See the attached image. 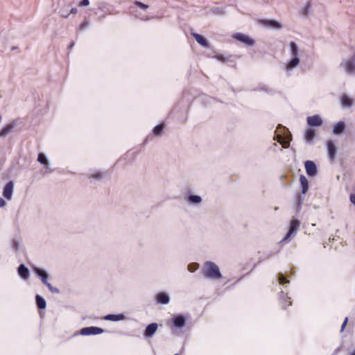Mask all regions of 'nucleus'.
Here are the masks:
<instances>
[{
    "instance_id": "obj_27",
    "label": "nucleus",
    "mask_w": 355,
    "mask_h": 355,
    "mask_svg": "<svg viewBox=\"0 0 355 355\" xmlns=\"http://www.w3.org/2000/svg\"><path fill=\"white\" fill-rule=\"evenodd\" d=\"M10 245L14 251H17L20 246L19 241L17 239H13L11 241Z\"/></svg>"
},
{
    "instance_id": "obj_40",
    "label": "nucleus",
    "mask_w": 355,
    "mask_h": 355,
    "mask_svg": "<svg viewBox=\"0 0 355 355\" xmlns=\"http://www.w3.org/2000/svg\"><path fill=\"white\" fill-rule=\"evenodd\" d=\"M61 16L64 18H67L69 16V13L65 12L64 10H60Z\"/></svg>"
},
{
    "instance_id": "obj_48",
    "label": "nucleus",
    "mask_w": 355,
    "mask_h": 355,
    "mask_svg": "<svg viewBox=\"0 0 355 355\" xmlns=\"http://www.w3.org/2000/svg\"><path fill=\"white\" fill-rule=\"evenodd\" d=\"M292 304V302L291 301H289V304L288 305H291Z\"/></svg>"
},
{
    "instance_id": "obj_1",
    "label": "nucleus",
    "mask_w": 355,
    "mask_h": 355,
    "mask_svg": "<svg viewBox=\"0 0 355 355\" xmlns=\"http://www.w3.org/2000/svg\"><path fill=\"white\" fill-rule=\"evenodd\" d=\"M290 49L291 58L285 66V70L288 76L290 75V71L300 64V49L295 42H291L290 43Z\"/></svg>"
},
{
    "instance_id": "obj_7",
    "label": "nucleus",
    "mask_w": 355,
    "mask_h": 355,
    "mask_svg": "<svg viewBox=\"0 0 355 355\" xmlns=\"http://www.w3.org/2000/svg\"><path fill=\"white\" fill-rule=\"evenodd\" d=\"M306 174L310 177L316 175L318 173L317 166L313 161H306L304 163Z\"/></svg>"
},
{
    "instance_id": "obj_19",
    "label": "nucleus",
    "mask_w": 355,
    "mask_h": 355,
    "mask_svg": "<svg viewBox=\"0 0 355 355\" xmlns=\"http://www.w3.org/2000/svg\"><path fill=\"white\" fill-rule=\"evenodd\" d=\"M192 35L199 44H200L201 46H202L205 48H208L209 43L205 37H203L202 35H199L198 33H192Z\"/></svg>"
},
{
    "instance_id": "obj_5",
    "label": "nucleus",
    "mask_w": 355,
    "mask_h": 355,
    "mask_svg": "<svg viewBox=\"0 0 355 355\" xmlns=\"http://www.w3.org/2000/svg\"><path fill=\"white\" fill-rule=\"evenodd\" d=\"M232 37L234 39L244 44L247 46H252L255 43L253 39L243 33H237L234 34Z\"/></svg>"
},
{
    "instance_id": "obj_39",
    "label": "nucleus",
    "mask_w": 355,
    "mask_h": 355,
    "mask_svg": "<svg viewBox=\"0 0 355 355\" xmlns=\"http://www.w3.org/2000/svg\"><path fill=\"white\" fill-rule=\"evenodd\" d=\"M309 7H310V3H308L307 5L304 7V10H303V14L304 15H306L308 14Z\"/></svg>"
},
{
    "instance_id": "obj_14",
    "label": "nucleus",
    "mask_w": 355,
    "mask_h": 355,
    "mask_svg": "<svg viewBox=\"0 0 355 355\" xmlns=\"http://www.w3.org/2000/svg\"><path fill=\"white\" fill-rule=\"evenodd\" d=\"M158 325L157 323H151L148 324L144 331V336L146 338H151L157 331Z\"/></svg>"
},
{
    "instance_id": "obj_47",
    "label": "nucleus",
    "mask_w": 355,
    "mask_h": 355,
    "mask_svg": "<svg viewBox=\"0 0 355 355\" xmlns=\"http://www.w3.org/2000/svg\"><path fill=\"white\" fill-rule=\"evenodd\" d=\"M349 355H355V349L350 352Z\"/></svg>"
},
{
    "instance_id": "obj_10",
    "label": "nucleus",
    "mask_w": 355,
    "mask_h": 355,
    "mask_svg": "<svg viewBox=\"0 0 355 355\" xmlns=\"http://www.w3.org/2000/svg\"><path fill=\"white\" fill-rule=\"evenodd\" d=\"M327 148L329 159L331 161L334 160L337 153V148L335 146L334 141L331 140L327 141Z\"/></svg>"
},
{
    "instance_id": "obj_4",
    "label": "nucleus",
    "mask_w": 355,
    "mask_h": 355,
    "mask_svg": "<svg viewBox=\"0 0 355 355\" xmlns=\"http://www.w3.org/2000/svg\"><path fill=\"white\" fill-rule=\"evenodd\" d=\"M300 225V220L297 219H293L290 223L289 230L286 236L281 240V243L286 241L291 236L295 235L299 230Z\"/></svg>"
},
{
    "instance_id": "obj_18",
    "label": "nucleus",
    "mask_w": 355,
    "mask_h": 355,
    "mask_svg": "<svg viewBox=\"0 0 355 355\" xmlns=\"http://www.w3.org/2000/svg\"><path fill=\"white\" fill-rule=\"evenodd\" d=\"M156 300L157 303L166 304L169 302L170 298L166 293L161 292L157 295Z\"/></svg>"
},
{
    "instance_id": "obj_23",
    "label": "nucleus",
    "mask_w": 355,
    "mask_h": 355,
    "mask_svg": "<svg viewBox=\"0 0 355 355\" xmlns=\"http://www.w3.org/2000/svg\"><path fill=\"white\" fill-rule=\"evenodd\" d=\"M342 105L345 107H350L352 106L354 101L352 98H349L346 95H343L341 97Z\"/></svg>"
},
{
    "instance_id": "obj_28",
    "label": "nucleus",
    "mask_w": 355,
    "mask_h": 355,
    "mask_svg": "<svg viewBox=\"0 0 355 355\" xmlns=\"http://www.w3.org/2000/svg\"><path fill=\"white\" fill-rule=\"evenodd\" d=\"M104 177V173L101 171H95L94 173H92L90 175V178H92L95 180H101Z\"/></svg>"
},
{
    "instance_id": "obj_49",
    "label": "nucleus",
    "mask_w": 355,
    "mask_h": 355,
    "mask_svg": "<svg viewBox=\"0 0 355 355\" xmlns=\"http://www.w3.org/2000/svg\"><path fill=\"white\" fill-rule=\"evenodd\" d=\"M174 355H179V354H174Z\"/></svg>"
},
{
    "instance_id": "obj_29",
    "label": "nucleus",
    "mask_w": 355,
    "mask_h": 355,
    "mask_svg": "<svg viewBox=\"0 0 355 355\" xmlns=\"http://www.w3.org/2000/svg\"><path fill=\"white\" fill-rule=\"evenodd\" d=\"M37 161L42 164H48V160L46 157L42 153H40L37 157Z\"/></svg>"
},
{
    "instance_id": "obj_12",
    "label": "nucleus",
    "mask_w": 355,
    "mask_h": 355,
    "mask_svg": "<svg viewBox=\"0 0 355 355\" xmlns=\"http://www.w3.org/2000/svg\"><path fill=\"white\" fill-rule=\"evenodd\" d=\"M306 121L309 125L310 126H320L322 124V118L318 115H313L311 116H308L306 118Z\"/></svg>"
},
{
    "instance_id": "obj_16",
    "label": "nucleus",
    "mask_w": 355,
    "mask_h": 355,
    "mask_svg": "<svg viewBox=\"0 0 355 355\" xmlns=\"http://www.w3.org/2000/svg\"><path fill=\"white\" fill-rule=\"evenodd\" d=\"M345 130V124L343 121H339L334 125L333 128V133L336 135H340L344 132Z\"/></svg>"
},
{
    "instance_id": "obj_24",
    "label": "nucleus",
    "mask_w": 355,
    "mask_h": 355,
    "mask_svg": "<svg viewBox=\"0 0 355 355\" xmlns=\"http://www.w3.org/2000/svg\"><path fill=\"white\" fill-rule=\"evenodd\" d=\"M315 137V131L311 128H308L305 132V139L307 143H311Z\"/></svg>"
},
{
    "instance_id": "obj_15",
    "label": "nucleus",
    "mask_w": 355,
    "mask_h": 355,
    "mask_svg": "<svg viewBox=\"0 0 355 355\" xmlns=\"http://www.w3.org/2000/svg\"><path fill=\"white\" fill-rule=\"evenodd\" d=\"M17 272L23 279L26 280L29 278V270L24 264H20L19 266L17 268Z\"/></svg>"
},
{
    "instance_id": "obj_37",
    "label": "nucleus",
    "mask_w": 355,
    "mask_h": 355,
    "mask_svg": "<svg viewBox=\"0 0 355 355\" xmlns=\"http://www.w3.org/2000/svg\"><path fill=\"white\" fill-rule=\"evenodd\" d=\"M347 322H348V318H345L343 322V324L341 326V329H340V331H343L345 329V327H346L347 324Z\"/></svg>"
},
{
    "instance_id": "obj_3",
    "label": "nucleus",
    "mask_w": 355,
    "mask_h": 355,
    "mask_svg": "<svg viewBox=\"0 0 355 355\" xmlns=\"http://www.w3.org/2000/svg\"><path fill=\"white\" fill-rule=\"evenodd\" d=\"M339 69L349 76L355 75V55L344 58L339 64Z\"/></svg>"
},
{
    "instance_id": "obj_32",
    "label": "nucleus",
    "mask_w": 355,
    "mask_h": 355,
    "mask_svg": "<svg viewBox=\"0 0 355 355\" xmlns=\"http://www.w3.org/2000/svg\"><path fill=\"white\" fill-rule=\"evenodd\" d=\"M46 286L53 293L58 294L60 293L59 289L58 288L53 286L50 283H49L47 285H46Z\"/></svg>"
},
{
    "instance_id": "obj_44",
    "label": "nucleus",
    "mask_w": 355,
    "mask_h": 355,
    "mask_svg": "<svg viewBox=\"0 0 355 355\" xmlns=\"http://www.w3.org/2000/svg\"><path fill=\"white\" fill-rule=\"evenodd\" d=\"M6 205V201L0 197V207H3Z\"/></svg>"
},
{
    "instance_id": "obj_8",
    "label": "nucleus",
    "mask_w": 355,
    "mask_h": 355,
    "mask_svg": "<svg viewBox=\"0 0 355 355\" xmlns=\"http://www.w3.org/2000/svg\"><path fill=\"white\" fill-rule=\"evenodd\" d=\"M172 322L175 328L181 329L185 326L186 318L182 314H178L173 317Z\"/></svg>"
},
{
    "instance_id": "obj_41",
    "label": "nucleus",
    "mask_w": 355,
    "mask_h": 355,
    "mask_svg": "<svg viewBox=\"0 0 355 355\" xmlns=\"http://www.w3.org/2000/svg\"><path fill=\"white\" fill-rule=\"evenodd\" d=\"M217 59L221 62H225L226 59L222 55H218L216 56Z\"/></svg>"
},
{
    "instance_id": "obj_42",
    "label": "nucleus",
    "mask_w": 355,
    "mask_h": 355,
    "mask_svg": "<svg viewBox=\"0 0 355 355\" xmlns=\"http://www.w3.org/2000/svg\"><path fill=\"white\" fill-rule=\"evenodd\" d=\"M350 201L352 204H354L355 205V195L354 194L350 195Z\"/></svg>"
},
{
    "instance_id": "obj_22",
    "label": "nucleus",
    "mask_w": 355,
    "mask_h": 355,
    "mask_svg": "<svg viewBox=\"0 0 355 355\" xmlns=\"http://www.w3.org/2000/svg\"><path fill=\"white\" fill-rule=\"evenodd\" d=\"M35 300H36L37 306L39 309H44L46 308V301L42 296H40V295H37L35 296Z\"/></svg>"
},
{
    "instance_id": "obj_21",
    "label": "nucleus",
    "mask_w": 355,
    "mask_h": 355,
    "mask_svg": "<svg viewBox=\"0 0 355 355\" xmlns=\"http://www.w3.org/2000/svg\"><path fill=\"white\" fill-rule=\"evenodd\" d=\"M300 182L302 187V193L305 194L309 189V181L304 175H301Z\"/></svg>"
},
{
    "instance_id": "obj_34",
    "label": "nucleus",
    "mask_w": 355,
    "mask_h": 355,
    "mask_svg": "<svg viewBox=\"0 0 355 355\" xmlns=\"http://www.w3.org/2000/svg\"><path fill=\"white\" fill-rule=\"evenodd\" d=\"M212 12L214 14H216V15H223L224 14V10L221 8H214L212 10Z\"/></svg>"
},
{
    "instance_id": "obj_26",
    "label": "nucleus",
    "mask_w": 355,
    "mask_h": 355,
    "mask_svg": "<svg viewBox=\"0 0 355 355\" xmlns=\"http://www.w3.org/2000/svg\"><path fill=\"white\" fill-rule=\"evenodd\" d=\"M164 128V124H159V125H156L153 130V135L155 136L161 135Z\"/></svg>"
},
{
    "instance_id": "obj_30",
    "label": "nucleus",
    "mask_w": 355,
    "mask_h": 355,
    "mask_svg": "<svg viewBox=\"0 0 355 355\" xmlns=\"http://www.w3.org/2000/svg\"><path fill=\"white\" fill-rule=\"evenodd\" d=\"M199 268V264L197 263H191L188 265V270L191 272H195Z\"/></svg>"
},
{
    "instance_id": "obj_13",
    "label": "nucleus",
    "mask_w": 355,
    "mask_h": 355,
    "mask_svg": "<svg viewBox=\"0 0 355 355\" xmlns=\"http://www.w3.org/2000/svg\"><path fill=\"white\" fill-rule=\"evenodd\" d=\"M260 24L264 26L272 28L274 29H280L282 25L280 23L272 19H262L260 21Z\"/></svg>"
},
{
    "instance_id": "obj_38",
    "label": "nucleus",
    "mask_w": 355,
    "mask_h": 355,
    "mask_svg": "<svg viewBox=\"0 0 355 355\" xmlns=\"http://www.w3.org/2000/svg\"><path fill=\"white\" fill-rule=\"evenodd\" d=\"M89 4V0H82L80 2V6H87Z\"/></svg>"
},
{
    "instance_id": "obj_25",
    "label": "nucleus",
    "mask_w": 355,
    "mask_h": 355,
    "mask_svg": "<svg viewBox=\"0 0 355 355\" xmlns=\"http://www.w3.org/2000/svg\"><path fill=\"white\" fill-rule=\"evenodd\" d=\"M187 201L190 204H200L202 202V198L198 195H189L187 196Z\"/></svg>"
},
{
    "instance_id": "obj_31",
    "label": "nucleus",
    "mask_w": 355,
    "mask_h": 355,
    "mask_svg": "<svg viewBox=\"0 0 355 355\" xmlns=\"http://www.w3.org/2000/svg\"><path fill=\"white\" fill-rule=\"evenodd\" d=\"M287 298L290 300V297H286L284 295V292L282 291L280 293V295H279V300H280V302L282 303V309H286V306L283 304V302H285Z\"/></svg>"
},
{
    "instance_id": "obj_6",
    "label": "nucleus",
    "mask_w": 355,
    "mask_h": 355,
    "mask_svg": "<svg viewBox=\"0 0 355 355\" xmlns=\"http://www.w3.org/2000/svg\"><path fill=\"white\" fill-rule=\"evenodd\" d=\"M104 330L97 327H84L80 330V334L83 336L97 335L103 333Z\"/></svg>"
},
{
    "instance_id": "obj_17",
    "label": "nucleus",
    "mask_w": 355,
    "mask_h": 355,
    "mask_svg": "<svg viewBox=\"0 0 355 355\" xmlns=\"http://www.w3.org/2000/svg\"><path fill=\"white\" fill-rule=\"evenodd\" d=\"M15 125V121L4 125L0 130V137H6L7 135H8L12 130Z\"/></svg>"
},
{
    "instance_id": "obj_36",
    "label": "nucleus",
    "mask_w": 355,
    "mask_h": 355,
    "mask_svg": "<svg viewBox=\"0 0 355 355\" xmlns=\"http://www.w3.org/2000/svg\"><path fill=\"white\" fill-rule=\"evenodd\" d=\"M88 26V23L87 21H83L79 26V30L83 31Z\"/></svg>"
},
{
    "instance_id": "obj_2",
    "label": "nucleus",
    "mask_w": 355,
    "mask_h": 355,
    "mask_svg": "<svg viewBox=\"0 0 355 355\" xmlns=\"http://www.w3.org/2000/svg\"><path fill=\"white\" fill-rule=\"evenodd\" d=\"M202 273L205 277L210 279H219L222 277L218 266L212 261L205 263Z\"/></svg>"
},
{
    "instance_id": "obj_46",
    "label": "nucleus",
    "mask_w": 355,
    "mask_h": 355,
    "mask_svg": "<svg viewBox=\"0 0 355 355\" xmlns=\"http://www.w3.org/2000/svg\"><path fill=\"white\" fill-rule=\"evenodd\" d=\"M74 44H74V42H71V44H70L69 45V46H68V49H72V48L73 47Z\"/></svg>"
},
{
    "instance_id": "obj_20",
    "label": "nucleus",
    "mask_w": 355,
    "mask_h": 355,
    "mask_svg": "<svg viewBox=\"0 0 355 355\" xmlns=\"http://www.w3.org/2000/svg\"><path fill=\"white\" fill-rule=\"evenodd\" d=\"M105 320L110 321H120L125 319V315L123 313L120 314H108L104 317Z\"/></svg>"
},
{
    "instance_id": "obj_35",
    "label": "nucleus",
    "mask_w": 355,
    "mask_h": 355,
    "mask_svg": "<svg viewBox=\"0 0 355 355\" xmlns=\"http://www.w3.org/2000/svg\"><path fill=\"white\" fill-rule=\"evenodd\" d=\"M135 5L139 7L140 8L143 9V10H146L148 8V6L146 5V4H144L141 2H139V1H136L135 3Z\"/></svg>"
},
{
    "instance_id": "obj_33",
    "label": "nucleus",
    "mask_w": 355,
    "mask_h": 355,
    "mask_svg": "<svg viewBox=\"0 0 355 355\" xmlns=\"http://www.w3.org/2000/svg\"><path fill=\"white\" fill-rule=\"evenodd\" d=\"M279 284H284L286 283H288L289 281L285 277V276L282 274V273H280L279 275Z\"/></svg>"
},
{
    "instance_id": "obj_43",
    "label": "nucleus",
    "mask_w": 355,
    "mask_h": 355,
    "mask_svg": "<svg viewBox=\"0 0 355 355\" xmlns=\"http://www.w3.org/2000/svg\"><path fill=\"white\" fill-rule=\"evenodd\" d=\"M279 128H282L284 131L287 132L288 135L291 136V134L288 132V129H286L285 127L282 126V125H279L277 129L278 130Z\"/></svg>"
},
{
    "instance_id": "obj_9",
    "label": "nucleus",
    "mask_w": 355,
    "mask_h": 355,
    "mask_svg": "<svg viewBox=\"0 0 355 355\" xmlns=\"http://www.w3.org/2000/svg\"><path fill=\"white\" fill-rule=\"evenodd\" d=\"M33 270L45 286L49 283L48 282L49 274L46 270L38 267H33Z\"/></svg>"
},
{
    "instance_id": "obj_45",
    "label": "nucleus",
    "mask_w": 355,
    "mask_h": 355,
    "mask_svg": "<svg viewBox=\"0 0 355 355\" xmlns=\"http://www.w3.org/2000/svg\"><path fill=\"white\" fill-rule=\"evenodd\" d=\"M77 12V9L76 8H73L70 10V13L71 14H76Z\"/></svg>"
},
{
    "instance_id": "obj_11",
    "label": "nucleus",
    "mask_w": 355,
    "mask_h": 355,
    "mask_svg": "<svg viewBox=\"0 0 355 355\" xmlns=\"http://www.w3.org/2000/svg\"><path fill=\"white\" fill-rule=\"evenodd\" d=\"M14 189V182L12 181L8 182L4 187L3 190V196L5 198L10 200L12 199Z\"/></svg>"
}]
</instances>
